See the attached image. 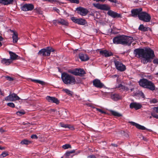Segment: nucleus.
<instances>
[{
  "label": "nucleus",
  "mask_w": 158,
  "mask_h": 158,
  "mask_svg": "<svg viewBox=\"0 0 158 158\" xmlns=\"http://www.w3.org/2000/svg\"><path fill=\"white\" fill-rule=\"evenodd\" d=\"M142 10L141 8L133 10L131 11L132 16L136 17L138 15L140 20L145 22H149L151 19V16L146 12H142Z\"/></svg>",
  "instance_id": "1"
},
{
  "label": "nucleus",
  "mask_w": 158,
  "mask_h": 158,
  "mask_svg": "<svg viewBox=\"0 0 158 158\" xmlns=\"http://www.w3.org/2000/svg\"><path fill=\"white\" fill-rule=\"evenodd\" d=\"M133 41V37L124 35L116 36L113 39V43L115 44H120L128 46L130 45Z\"/></svg>",
  "instance_id": "2"
},
{
  "label": "nucleus",
  "mask_w": 158,
  "mask_h": 158,
  "mask_svg": "<svg viewBox=\"0 0 158 158\" xmlns=\"http://www.w3.org/2000/svg\"><path fill=\"white\" fill-rule=\"evenodd\" d=\"M61 79L63 82L67 85H74L76 83L75 77L66 73L61 74Z\"/></svg>",
  "instance_id": "3"
},
{
  "label": "nucleus",
  "mask_w": 158,
  "mask_h": 158,
  "mask_svg": "<svg viewBox=\"0 0 158 158\" xmlns=\"http://www.w3.org/2000/svg\"><path fill=\"white\" fill-rule=\"evenodd\" d=\"M144 58L147 59H152L155 56L154 51L150 48L145 49Z\"/></svg>",
  "instance_id": "4"
},
{
  "label": "nucleus",
  "mask_w": 158,
  "mask_h": 158,
  "mask_svg": "<svg viewBox=\"0 0 158 158\" xmlns=\"http://www.w3.org/2000/svg\"><path fill=\"white\" fill-rule=\"evenodd\" d=\"M116 69L120 71H124L126 69L125 66L121 62L117 60L114 61Z\"/></svg>",
  "instance_id": "5"
},
{
  "label": "nucleus",
  "mask_w": 158,
  "mask_h": 158,
  "mask_svg": "<svg viewBox=\"0 0 158 158\" xmlns=\"http://www.w3.org/2000/svg\"><path fill=\"white\" fill-rule=\"evenodd\" d=\"M19 99H20V98L15 93L10 94L5 98V100L7 101L12 102Z\"/></svg>",
  "instance_id": "6"
},
{
  "label": "nucleus",
  "mask_w": 158,
  "mask_h": 158,
  "mask_svg": "<svg viewBox=\"0 0 158 158\" xmlns=\"http://www.w3.org/2000/svg\"><path fill=\"white\" fill-rule=\"evenodd\" d=\"M76 9L77 13L82 16H85L89 12L87 9L81 6L77 7Z\"/></svg>",
  "instance_id": "7"
},
{
  "label": "nucleus",
  "mask_w": 158,
  "mask_h": 158,
  "mask_svg": "<svg viewBox=\"0 0 158 158\" xmlns=\"http://www.w3.org/2000/svg\"><path fill=\"white\" fill-rule=\"evenodd\" d=\"M34 8V5L32 4H25L21 7L22 10L24 11H31Z\"/></svg>",
  "instance_id": "8"
},
{
  "label": "nucleus",
  "mask_w": 158,
  "mask_h": 158,
  "mask_svg": "<svg viewBox=\"0 0 158 158\" xmlns=\"http://www.w3.org/2000/svg\"><path fill=\"white\" fill-rule=\"evenodd\" d=\"M144 51L143 49H137L134 50V53L138 57L144 58Z\"/></svg>",
  "instance_id": "9"
},
{
  "label": "nucleus",
  "mask_w": 158,
  "mask_h": 158,
  "mask_svg": "<svg viewBox=\"0 0 158 158\" xmlns=\"http://www.w3.org/2000/svg\"><path fill=\"white\" fill-rule=\"evenodd\" d=\"M38 55L45 56H49V47L46 48H43L40 50L38 53Z\"/></svg>",
  "instance_id": "10"
},
{
  "label": "nucleus",
  "mask_w": 158,
  "mask_h": 158,
  "mask_svg": "<svg viewBox=\"0 0 158 158\" xmlns=\"http://www.w3.org/2000/svg\"><path fill=\"white\" fill-rule=\"evenodd\" d=\"M94 6L98 9L108 10L110 9V7L106 4H94Z\"/></svg>",
  "instance_id": "11"
},
{
  "label": "nucleus",
  "mask_w": 158,
  "mask_h": 158,
  "mask_svg": "<svg viewBox=\"0 0 158 158\" xmlns=\"http://www.w3.org/2000/svg\"><path fill=\"white\" fill-rule=\"evenodd\" d=\"M142 107V105L139 103L133 102L131 103L130 105V108L134 109L135 110H138L140 109Z\"/></svg>",
  "instance_id": "12"
},
{
  "label": "nucleus",
  "mask_w": 158,
  "mask_h": 158,
  "mask_svg": "<svg viewBox=\"0 0 158 158\" xmlns=\"http://www.w3.org/2000/svg\"><path fill=\"white\" fill-rule=\"evenodd\" d=\"M107 14L113 18H121V15L112 10H108Z\"/></svg>",
  "instance_id": "13"
},
{
  "label": "nucleus",
  "mask_w": 158,
  "mask_h": 158,
  "mask_svg": "<svg viewBox=\"0 0 158 158\" xmlns=\"http://www.w3.org/2000/svg\"><path fill=\"white\" fill-rule=\"evenodd\" d=\"M93 85L97 88H101L104 86V85L98 79L94 80L93 81Z\"/></svg>",
  "instance_id": "14"
},
{
  "label": "nucleus",
  "mask_w": 158,
  "mask_h": 158,
  "mask_svg": "<svg viewBox=\"0 0 158 158\" xmlns=\"http://www.w3.org/2000/svg\"><path fill=\"white\" fill-rule=\"evenodd\" d=\"M146 88L152 91H154L155 90V86L153 82L148 80Z\"/></svg>",
  "instance_id": "15"
},
{
  "label": "nucleus",
  "mask_w": 158,
  "mask_h": 158,
  "mask_svg": "<svg viewBox=\"0 0 158 158\" xmlns=\"http://www.w3.org/2000/svg\"><path fill=\"white\" fill-rule=\"evenodd\" d=\"M129 123L133 126H135L137 128L139 129L142 130H148L149 131H151V130L148 129L144 127L141 126L139 124L133 122H130Z\"/></svg>",
  "instance_id": "16"
},
{
  "label": "nucleus",
  "mask_w": 158,
  "mask_h": 158,
  "mask_svg": "<svg viewBox=\"0 0 158 158\" xmlns=\"http://www.w3.org/2000/svg\"><path fill=\"white\" fill-rule=\"evenodd\" d=\"M100 54L106 57H108L112 55L113 54L111 52H109L106 50H101L99 52Z\"/></svg>",
  "instance_id": "17"
},
{
  "label": "nucleus",
  "mask_w": 158,
  "mask_h": 158,
  "mask_svg": "<svg viewBox=\"0 0 158 158\" xmlns=\"http://www.w3.org/2000/svg\"><path fill=\"white\" fill-rule=\"evenodd\" d=\"M148 81V80L147 79H142L139 81V84L140 86L146 88Z\"/></svg>",
  "instance_id": "18"
},
{
  "label": "nucleus",
  "mask_w": 158,
  "mask_h": 158,
  "mask_svg": "<svg viewBox=\"0 0 158 158\" xmlns=\"http://www.w3.org/2000/svg\"><path fill=\"white\" fill-rule=\"evenodd\" d=\"M9 54L10 55V59L11 60H14L18 59L19 57L16 55L15 53L13 52L9 51Z\"/></svg>",
  "instance_id": "19"
},
{
  "label": "nucleus",
  "mask_w": 158,
  "mask_h": 158,
  "mask_svg": "<svg viewBox=\"0 0 158 158\" xmlns=\"http://www.w3.org/2000/svg\"><path fill=\"white\" fill-rule=\"evenodd\" d=\"M79 57L82 61H86L89 59V57L86 54L80 53L79 54Z\"/></svg>",
  "instance_id": "20"
},
{
  "label": "nucleus",
  "mask_w": 158,
  "mask_h": 158,
  "mask_svg": "<svg viewBox=\"0 0 158 158\" xmlns=\"http://www.w3.org/2000/svg\"><path fill=\"white\" fill-rule=\"evenodd\" d=\"M14 0H0V3L4 5L12 4Z\"/></svg>",
  "instance_id": "21"
},
{
  "label": "nucleus",
  "mask_w": 158,
  "mask_h": 158,
  "mask_svg": "<svg viewBox=\"0 0 158 158\" xmlns=\"http://www.w3.org/2000/svg\"><path fill=\"white\" fill-rule=\"evenodd\" d=\"M11 31L13 33L12 36L13 42L14 43H16L18 40V34L13 31Z\"/></svg>",
  "instance_id": "22"
},
{
  "label": "nucleus",
  "mask_w": 158,
  "mask_h": 158,
  "mask_svg": "<svg viewBox=\"0 0 158 158\" xmlns=\"http://www.w3.org/2000/svg\"><path fill=\"white\" fill-rule=\"evenodd\" d=\"M111 99L114 101H117L121 98V97L118 94H113L110 96Z\"/></svg>",
  "instance_id": "23"
},
{
  "label": "nucleus",
  "mask_w": 158,
  "mask_h": 158,
  "mask_svg": "<svg viewBox=\"0 0 158 158\" xmlns=\"http://www.w3.org/2000/svg\"><path fill=\"white\" fill-rule=\"evenodd\" d=\"M58 23L60 24L65 26H67L68 25V23L67 21L63 19H61L58 20Z\"/></svg>",
  "instance_id": "24"
},
{
  "label": "nucleus",
  "mask_w": 158,
  "mask_h": 158,
  "mask_svg": "<svg viewBox=\"0 0 158 158\" xmlns=\"http://www.w3.org/2000/svg\"><path fill=\"white\" fill-rule=\"evenodd\" d=\"M12 62V60L10 59H3L1 60V62L2 64H5L7 65H9Z\"/></svg>",
  "instance_id": "25"
},
{
  "label": "nucleus",
  "mask_w": 158,
  "mask_h": 158,
  "mask_svg": "<svg viewBox=\"0 0 158 158\" xmlns=\"http://www.w3.org/2000/svg\"><path fill=\"white\" fill-rule=\"evenodd\" d=\"M116 88L119 89V90H125L126 91L129 90V89L125 86H123L122 85L120 84L116 87Z\"/></svg>",
  "instance_id": "26"
},
{
  "label": "nucleus",
  "mask_w": 158,
  "mask_h": 158,
  "mask_svg": "<svg viewBox=\"0 0 158 158\" xmlns=\"http://www.w3.org/2000/svg\"><path fill=\"white\" fill-rule=\"evenodd\" d=\"M50 101H51L53 103H56V104H58L59 103V101L56 98L54 97H50Z\"/></svg>",
  "instance_id": "27"
},
{
  "label": "nucleus",
  "mask_w": 158,
  "mask_h": 158,
  "mask_svg": "<svg viewBox=\"0 0 158 158\" xmlns=\"http://www.w3.org/2000/svg\"><path fill=\"white\" fill-rule=\"evenodd\" d=\"M77 23L80 25H84L86 24V22L84 19H78Z\"/></svg>",
  "instance_id": "28"
},
{
  "label": "nucleus",
  "mask_w": 158,
  "mask_h": 158,
  "mask_svg": "<svg viewBox=\"0 0 158 158\" xmlns=\"http://www.w3.org/2000/svg\"><path fill=\"white\" fill-rule=\"evenodd\" d=\"M60 114L63 118L66 117L67 116V111L66 110H63L60 111Z\"/></svg>",
  "instance_id": "29"
},
{
  "label": "nucleus",
  "mask_w": 158,
  "mask_h": 158,
  "mask_svg": "<svg viewBox=\"0 0 158 158\" xmlns=\"http://www.w3.org/2000/svg\"><path fill=\"white\" fill-rule=\"evenodd\" d=\"M110 112H111V114L113 115L114 116H117V117H118L122 116V115L121 114L118 113L117 112H116L115 111H113L112 110H110Z\"/></svg>",
  "instance_id": "30"
},
{
  "label": "nucleus",
  "mask_w": 158,
  "mask_h": 158,
  "mask_svg": "<svg viewBox=\"0 0 158 158\" xmlns=\"http://www.w3.org/2000/svg\"><path fill=\"white\" fill-rule=\"evenodd\" d=\"M31 80L32 81L35 83H38L42 85H43L45 84L44 82L42 81H40L39 80L32 79H31Z\"/></svg>",
  "instance_id": "31"
},
{
  "label": "nucleus",
  "mask_w": 158,
  "mask_h": 158,
  "mask_svg": "<svg viewBox=\"0 0 158 158\" xmlns=\"http://www.w3.org/2000/svg\"><path fill=\"white\" fill-rule=\"evenodd\" d=\"M148 28H149L144 27L142 24L140 25L139 28V30L144 31H148Z\"/></svg>",
  "instance_id": "32"
},
{
  "label": "nucleus",
  "mask_w": 158,
  "mask_h": 158,
  "mask_svg": "<svg viewBox=\"0 0 158 158\" xmlns=\"http://www.w3.org/2000/svg\"><path fill=\"white\" fill-rule=\"evenodd\" d=\"M63 91L70 96H72L73 94V92L68 89H63Z\"/></svg>",
  "instance_id": "33"
},
{
  "label": "nucleus",
  "mask_w": 158,
  "mask_h": 158,
  "mask_svg": "<svg viewBox=\"0 0 158 158\" xmlns=\"http://www.w3.org/2000/svg\"><path fill=\"white\" fill-rule=\"evenodd\" d=\"M75 152V151L73 150L70 151H68L67 152H66L65 155L66 156L68 157H69L70 156H72L71 155V154L74 153Z\"/></svg>",
  "instance_id": "34"
},
{
  "label": "nucleus",
  "mask_w": 158,
  "mask_h": 158,
  "mask_svg": "<svg viewBox=\"0 0 158 158\" xmlns=\"http://www.w3.org/2000/svg\"><path fill=\"white\" fill-rule=\"evenodd\" d=\"M78 73H79L78 76H82L85 73L84 70L83 69H78Z\"/></svg>",
  "instance_id": "35"
},
{
  "label": "nucleus",
  "mask_w": 158,
  "mask_h": 158,
  "mask_svg": "<svg viewBox=\"0 0 158 158\" xmlns=\"http://www.w3.org/2000/svg\"><path fill=\"white\" fill-rule=\"evenodd\" d=\"M31 143L30 141L25 139L22 140L20 142L21 144H28Z\"/></svg>",
  "instance_id": "36"
},
{
  "label": "nucleus",
  "mask_w": 158,
  "mask_h": 158,
  "mask_svg": "<svg viewBox=\"0 0 158 158\" xmlns=\"http://www.w3.org/2000/svg\"><path fill=\"white\" fill-rule=\"evenodd\" d=\"M78 71H78L77 69L71 71L70 72V73L74 75L77 76L79 74L78 73Z\"/></svg>",
  "instance_id": "37"
},
{
  "label": "nucleus",
  "mask_w": 158,
  "mask_h": 158,
  "mask_svg": "<svg viewBox=\"0 0 158 158\" xmlns=\"http://www.w3.org/2000/svg\"><path fill=\"white\" fill-rule=\"evenodd\" d=\"M25 114V112L23 110L19 111L16 113V114L19 116H21L23 115L24 114Z\"/></svg>",
  "instance_id": "38"
},
{
  "label": "nucleus",
  "mask_w": 158,
  "mask_h": 158,
  "mask_svg": "<svg viewBox=\"0 0 158 158\" xmlns=\"http://www.w3.org/2000/svg\"><path fill=\"white\" fill-rule=\"evenodd\" d=\"M62 148L64 149H67L69 148H71V145L68 144H65L64 145H63L62 146Z\"/></svg>",
  "instance_id": "39"
},
{
  "label": "nucleus",
  "mask_w": 158,
  "mask_h": 158,
  "mask_svg": "<svg viewBox=\"0 0 158 158\" xmlns=\"http://www.w3.org/2000/svg\"><path fill=\"white\" fill-rule=\"evenodd\" d=\"M8 155V154L7 152H3L0 155V157L2 158H3Z\"/></svg>",
  "instance_id": "40"
},
{
  "label": "nucleus",
  "mask_w": 158,
  "mask_h": 158,
  "mask_svg": "<svg viewBox=\"0 0 158 158\" xmlns=\"http://www.w3.org/2000/svg\"><path fill=\"white\" fill-rule=\"evenodd\" d=\"M78 19H77V18L73 17L71 18V20L74 23H77L78 22Z\"/></svg>",
  "instance_id": "41"
},
{
  "label": "nucleus",
  "mask_w": 158,
  "mask_h": 158,
  "mask_svg": "<svg viewBox=\"0 0 158 158\" xmlns=\"http://www.w3.org/2000/svg\"><path fill=\"white\" fill-rule=\"evenodd\" d=\"M149 59L143 58L141 60V62L143 64L147 63L149 60Z\"/></svg>",
  "instance_id": "42"
},
{
  "label": "nucleus",
  "mask_w": 158,
  "mask_h": 158,
  "mask_svg": "<svg viewBox=\"0 0 158 158\" xmlns=\"http://www.w3.org/2000/svg\"><path fill=\"white\" fill-rule=\"evenodd\" d=\"M5 77L6 79L9 81H12L14 80L13 78L9 76H5Z\"/></svg>",
  "instance_id": "43"
},
{
  "label": "nucleus",
  "mask_w": 158,
  "mask_h": 158,
  "mask_svg": "<svg viewBox=\"0 0 158 158\" xmlns=\"http://www.w3.org/2000/svg\"><path fill=\"white\" fill-rule=\"evenodd\" d=\"M60 124L61 127H63L66 128H67V127L68 126V124H65L62 123H60Z\"/></svg>",
  "instance_id": "44"
},
{
  "label": "nucleus",
  "mask_w": 158,
  "mask_h": 158,
  "mask_svg": "<svg viewBox=\"0 0 158 158\" xmlns=\"http://www.w3.org/2000/svg\"><path fill=\"white\" fill-rule=\"evenodd\" d=\"M7 105L11 107H14L15 106V104L12 102H10L7 103Z\"/></svg>",
  "instance_id": "45"
},
{
  "label": "nucleus",
  "mask_w": 158,
  "mask_h": 158,
  "mask_svg": "<svg viewBox=\"0 0 158 158\" xmlns=\"http://www.w3.org/2000/svg\"><path fill=\"white\" fill-rule=\"evenodd\" d=\"M72 3L78 4L79 3V0H69Z\"/></svg>",
  "instance_id": "46"
},
{
  "label": "nucleus",
  "mask_w": 158,
  "mask_h": 158,
  "mask_svg": "<svg viewBox=\"0 0 158 158\" xmlns=\"http://www.w3.org/2000/svg\"><path fill=\"white\" fill-rule=\"evenodd\" d=\"M95 109H96L99 112H100L101 113H102V114H106V112L104 111H103L102 109H99V108H95Z\"/></svg>",
  "instance_id": "47"
},
{
  "label": "nucleus",
  "mask_w": 158,
  "mask_h": 158,
  "mask_svg": "<svg viewBox=\"0 0 158 158\" xmlns=\"http://www.w3.org/2000/svg\"><path fill=\"white\" fill-rule=\"evenodd\" d=\"M67 128H69V129L72 130H73L75 129L73 126L69 124H68V126L67 127Z\"/></svg>",
  "instance_id": "48"
},
{
  "label": "nucleus",
  "mask_w": 158,
  "mask_h": 158,
  "mask_svg": "<svg viewBox=\"0 0 158 158\" xmlns=\"http://www.w3.org/2000/svg\"><path fill=\"white\" fill-rule=\"evenodd\" d=\"M67 128H69V129L72 130H73L75 129L73 126L69 124H68V126L67 127Z\"/></svg>",
  "instance_id": "49"
},
{
  "label": "nucleus",
  "mask_w": 158,
  "mask_h": 158,
  "mask_svg": "<svg viewBox=\"0 0 158 158\" xmlns=\"http://www.w3.org/2000/svg\"><path fill=\"white\" fill-rule=\"evenodd\" d=\"M57 112L55 109H51L50 110V113L52 114H54L55 113H56Z\"/></svg>",
  "instance_id": "50"
},
{
  "label": "nucleus",
  "mask_w": 158,
  "mask_h": 158,
  "mask_svg": "<svg viewBox=\"0 0 158 158\" xmlns=\"http://www.w3.org/2000/svg\"><path fill=\"white\" fill-rule=\"evenodd\" d=\"M151 115L153 117H154V118L158 119V114H155L152 113Z\"/></svg>",
  "instance_id": "51"
},
{
  "label": "nucleus",
  "mask_w": 158,
  "mask_h": 158,
  "mask_svg": "<svg viewBox=\"0 0 158 158\" xmlns=\"http://www.w3.org/2000/svg\"><path fill=\"white\" fill-rule=\"evenodd\" d=\"M108 1L111 2H113L117 4L119 3L117 0H108Z\"/></svg>",
  "instance_id": "52"
},
{
  "label": "nucleus",
  "mask_w": 158,
  "mask_h": 158,
  "mask_svg": "<svg viewBox=\"0 0 158 158\" xmlns=\"http://www.w3.org/2000/svg\"><path fill=\"white\" fill-rule=\"evenodd\" d=\"M151 103H155L157 102V100L155 99H153L150 101Z\"/></svg>",
  "instance_id": "53"
},
{
  "label": "nucleus",
  "mask_w": 158,
  "mask_h": 158,
  "mask_svg": "<svg viewBox=\"0 0 158 158\" xmlns=\"http://www.w3.org/2000/svg\"><path fill=\"white\" fill-rule=\"evenodd\" d=\"M31 138L32 139H37L38 138V137L36 135H31Z\"/></svg>",
  "instance_id": "54"
},
{
  "label": "nucleus",
  "mask_w": 158,
  "mask_h": 158,
  "mask_svg": "<svg viewBox=\"0 0 158 158\" xmlns=\"http://www.w3.org/2000/svg\"><path fill=\"white\" fill-rule=\"evenodd\" d=\"M53 10L56 11L57 13H59V10L57 9L56 7H53Z\"/></svg>",
  "instance_id": "55"
},
{
  "label": "nucleus",
  "mask_w": 158,
  "mask_h": 158,
  "mask_svg": "<svg viewBox=\"0 0 158 158\" xmlns=\"http://www.w3.org/2000/svg\"><path fill=\"white\" fill-rule=\"evenodd\" d=\"M139 94L140 95V96H141L143 98H144V97H145L143 93L142 92H139Z\"/></svg>",
  "instance_id": "56"
},
{
  "label": "nucleus",
  "mask_w": 158,
  "mask_h": 158,
  "mask_svg": "<svg viewBox=\"0 0 158 158\" xmlns=\"http://www.w3.org/2000/svg\"><path fill=\"white\" fill-rule=\"evenodd\" d=\"M153 62L154 64H158V59H155L153 60Z\"/></svg>",
  "instance_id": "57"
},
{
  "label": "nucleus",
  "mask_w": 158,
  "mask_h": 158,
  "mask_svg": "<svg viewBox=\"0 0 158 158\" xmlns=\"http://www.w3.org/2000/svg\"><path fill=\"white\" fill-rule=\"evenodd\" d=\"M51 52L55 53L56 52V50L52 48H50V53Z\"/></svg>",
  "instance_id": "58"
},
{
  "label": "nucleus",
  "mask_w": 158,
  "mask_h": 158,
  "mask_svg": "<svg viewBox=\"0 0 158 158\" xmlns=\"http://www.w3.org/2000/svg\"><path fill=\"white\" fill-rule=\"evenodd\" d=\"M50 2L55 3L58 2V0H50Z\"/></svg>",
  "instance_id": "59"
},
{
  "label": "nucleus",
  "mask_w": 158,
  "mask_h": 158,
  "mask_svg": "<svg viewBox=\"0 0 158 158\" xmlns=\"http://www.w3.org/2000/svg\"><path fill=\"white\" fill-rule=\"evenodd\" d=\"M88 158H96L94 155H90L87 157Z\"/></svg>",
  "instance_id": "60"
},
{
  "label": "nucleus",
  "mask_w": 158,
  "mask_h": 158,
  "mask_svg": "<svg viewBox=\"0 0 158 158\" xmlns=\"http://www.w3.org/2000/svg\"><path fill=\"white\" fill-rule=\"evenodd\" d=\"M86 105L88 106H89L92 107L93 108H95L94 107H93V105L91 104H86Z\"/></svg>",
  "instance_id": "61"
},
{
  "label": "nucleus",
  "mask_w": 158,
  "mask_h": 158,
  "mask_svg": "<svg viewBox=\"0 0 158 158\" xmlns=\"http://www.w3.org/2000/svg\"><path fill=\"white\" fill-rule=\"evenodd\" d=\"M154 110H155L157 113H158V107H155L154 108Z\"/></svg>",
  "instance_id": "62"
},
{
  "label": "nucleus",
  "mask_w": 158,
  "mask_h": 158,
  "mask_svg": "<svg viewBox=\"0 0 158 158\" xmlns=\"http://www.w3.org/2000/svg\"><path fill=\"white\" fill-rule=\"evenodd\" d=\"M94 0L95 1H96L97 2L101 1V2H104L105 0Z\"/></svg>",
  "instance_id": "63"
},
{
  "label": "nucleus",
  "mask_w": 158,
  "mask_h": 158,
  "mask_svg": "<svg viewBox=\"0 0 158 158\" xmlns=\"http://www.w3.org/2000/svg\"><path fill=\"white\" fill-rule=\"evenodd\" d=\"M5 149V148L4 147H2L1 146H0V150H3V149Z\"/></svg>",
  "instance_id": "64"
}]
</instances>
